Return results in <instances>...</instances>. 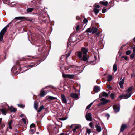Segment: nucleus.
Segmentation results:
<instances>
[{
  "mask_svg": "<svg viewBox=\"0 0 135 135\" xmlns=\"http://www.w3.org/2000/svg\"><path fill=\"white\" fill-rule=\"evenodd\" d=\"M17 105L18 107H20L21 108H23L25 107L24 105L21 104H18Z\"/></svg>",
  "mask_w": 135,
  "mask_h": 135,
  "instance_id": "nucleus-40",
  "label": "nucleus"
},
{
  "mask_svg": "<svg viewBox=\"0 0 135 135\" xmlns=\"http://www.w3.org/2000/svg\"><path fill=\"white\" fill-rule=\"evenodd\" d=\"M6 30H3V29L0 32V35H1V34H3V35H4V33H5L6 32Z\"/></svg>",
  "mask_w": 135,
  "mask_h": 135,
  "instance_id": "nucleus-37",
  "label": "nucleus"
},
{
  "mask_svg": "<svg viewBox=\"0 0 135 135\" xmlns=\"http://www.w3.org/2000/svg\"><path fill=\"white\" fill-rule=\"evenodd\" d=\"M80 133L79 132H76L75 133L73 134V135H79Z\"/></svg>",
  "mask_w": 135,
  "mask_h": 135,
  "instance_id": "nucleus-55",
  "label": "nucleus"
},
{
  "mask_svg": "<svg viewBox=\"0 0 135 135\" xmlns=\"http://www.w3.org/2000/svg\"><path fill=\"white\" fill-rule=\"evenodd\" d=\"M113 70L115 72L117 70V64H115L113 67Z\"/></svg>",
  "mask_w": 135,
  "mask_h": 135,
  "instance_id": "nucleus-26",
  "label": "nucleus"
},
{
  "mask_svg": "<svg viewBox=\"0 0 135 135\" xmlns=\"http://www.w3.org/2000/svg\"><path fill=\"white\" fill-rule=\"evenodd\" d=\"M100 100L102 102L97 104V106L98 107L105 105L110 102L109 100H106L104 98H101Z\"/></svg>",
  "mask_w": 135,
  "mask_h": 135,
  "instance_id": "nucleus-5",
  "label": "nucleus"
},
{
  "mask_svg": "<svg viewBox=\"0 0 135 135\" xmlns=\"http://www.w3.org/2000/svg\"><path fill=\"white\" fill-rule=\"evenodd\" d=\"M106 12V9L105 8H103L102 10V12L103 13H104Z\"/></svg>",
  "mask_w": 135,
  "mask_h": 135,
  "instance_id": "nucleus-49",
  "label": "nucleus"
},
{
  "mask_svg": "<svg viewBox=\"0 0 135 135\" xmlns=\"http://www.w3.org/2000/svg\"><path fill=\"white\" fill-rule=\"evenodd\" d=\"M3 34L1 35L0 34V41H2L3 39Z\"/></svg>",
  "mask_w": 135,
  "mask_h": 135,
  "instance_id": "nucleus-44",
  "label": "nucleus"
},
{
  "mask_svg": "<svg viewBox=\"0 0 135 135\" xmlns=\"http://www.w3.org/2000/svg\"><path fill=\"white\" fill-rule=\"evenodd\" d=\"M93 30V29L91 28H89L87 29V30H86V32H89L91 33V32H92V31Z\"/></svg>",
  "mask_w": 135,
  "mask_h": 135,
  "instance_id": "nucleus-27",
  "label": "nucleus"
},
{
  "mask_svg": "<svg viewBox=\"0 0 135 135\" xmlns=\"http://www.w3.org/2000/svg\"><path fill=\"white\" fill-rule=\"evenodd\" d=\"M100 90V88L98 86H95L93 89V90L96 93H97Z\"/></svg>",
  "mask_w": 135,
  "mask_h": 135,
  "instance_id": "nucleus-16",
  "label": "nucleus"
},
{
  "mask_svg": "<svg viewBox=\"0 0 135 135\" xmlns=\"http://www.w3.org/2000/svg\"><path fill=\"white\" fill-rule=\"evenodd\" d=\"M89 126H90V127L91 128H93V123H92L91 122L90 123H89Z\"/></svg>",
  "mask_w": 135,
  "mask_h": 135,
  "instance_id": "nucleus-51",
  "label": "nucleus"
},
{
  "mask_svg": "<svg viewBox=\"0 0 135 135\" xmlns=\"http://www.w3.org/2000/svg\"><path fill=\"white\" fill-rule=\"evenodd\" d=\"M68 74H66L64 73H63L62 74V76L64 78H68Z\"/></svg>",
  "mask_w": 135,
  "mask_h": 135,
  "instance_id": "nucleus-46",
  "label": "nucleus"
},
{
  "mask_svg": "<svg viewBox=\"0 0 135 135\" xmlns=\"http://www.w3.org/2000/svg\"><path fill=\"white\" fill-rule=\"evenodd\" d=\"M25 19L28 21L31 22H32L34 20L33 19H31L30 18L28 17H15L14 19L11 21V23L15 22V20H22Z\"/></svg>",
  "mask_w": 135,
  "mask_h": 135,
  "instance_id": "nucleus-1",
  "label": "nucleus"
},
{
  "mask_svg": "<svg viewBox=\"0 0 135 135\" xmlns=\"http://www.w3.org/2000/svg\"><path fill=\"white\" fill-rule=\"evenodd\" d=\"M96 82L98 84H100V83L101 82L100 80H97L96 81Z\"/></svg>",
  "mask_w": 135,
  "mask_h": 135,
  "instance_id": "nucleus-60",
  "label": "nucleus"
},
{
  "mask_svg": "<svg viewBox=\"0 0 135 135\" xmlns=\"http://www.w3.org/2000/svg\"><path fill=\"white\" fill-rule=\"evenodd\" d=\"M10 110L11 112H16L17 109L13 107V106H11L10 107H8V108L7 109V110Z\"/></svg>",
  "mask_w": 135,
  "mask_h": 135,
  "instance_id": "nucleus-10",
  "label": "nucleus"
},
{
  "mask_svg": "<svg viewBox=\"0 0 135 135\" xmlns=\"http://www.w3.org/2000/svg\"><path fill=\"white\" fill-rule=\"evenodd\" d=\"M114 2L113 0L111 1H110L109 2L110 6V7H112L113 6V5H112V4Z\"/></svg>",
  "mask_w": 135,
  "mask_h": 135,
  "instance_id": "nucleus-48",
  "label": "nucleus"
},
{
  "mask_svg": "<svg viewBox=\"0 0 135 135\" xmlns=\"http://www.w3.org/2000/svg\"><path fill=\"white\" fill-rule=\"evenodd\" d=\"M22 121L24 122V123L26 124V120L24 118H22Z\"/></svg>",
  "mask_w": 135,
  "mask_h": 135,
  "instance_id": "nucleus-53",
  "label": "nucleus"
},
{
  "mask_svg": "<svg viewBox=\"0 0 135 135\" xmlns=\"http://www.w3.org/2000/svg\"><path fill=\"white\" fill-rule=\"evenodd\" d=\"M34 8H28L26 10L27 13H31L34 10Z\"/></svg>",
  "mask_w": 135,
  "mask_h": 135,
  "instance_id": "nucleus-17",
  "label": "nucleus"
},
{
  "mask_svg": "<svg viewBox=\"0 0 135 135\" xmlns=\"http://www.w3.org/2000/svg\"><path fill=\"white\" fill-rule=\"evenodd\" d=\"M68 78L70 79H73L74 78V75L68 74Z\"/></svg>",
  "mask_w": 135,
  "mask_h": 135,
  "instance_id": "nucleus-35",
  "label": "nucleus"
},
{
  "mask_svg": "<svg viewBox=\"0 0 135 135\" xmlns=\"http://www.w3.org/2000/svg\"><path fill=\"white\" fill-rule=\"evenodd\" d=\"M80 28V26L79 25H77L76 26V30H78Z\"/></svg>",
  "mask_w": 135,
  "mask_h": 135,
  "instance_id": "nucleus-52",
  "label": "nucleus"
},
{
  "mask_svg": "<svg viewBox=\"0 0 135 135\" xmlns=\"http://www.w3.org/2000/svg\"><path fill=\"white\" fill-rule=\"evenodd\" d=\"M132 93L130 92L129 93V94H128L127 93L126 95H124V97L123 98L124 99H127L129 98L132 94Z\"/></svg>",
  "mask_w": 135,
  "mask_h": 135,
  "instance_id": "nucleus-19",
  "label": "nucleus"
},
{
  "mask_svg": "<svg viewBox=\"0 0 135 135\" xmlns=\"http://www.w3.org/2000/svg\"><path fill=\"white\" fill-rule=\"evenodd\" d=\"M124 94H122V95L118 97L117 100H120L122 99H123V98L124 97Z\"/></svg>",
  "mask_w": 135,
  "mask_h": 135,
  "instance_id": "nucleus-23",
  "label": "nucleus"
},
{
  "mask_svg": "<svg viewBox=\"0 0 135 135\" xmlns=\"http://www.w3.org/2000/svg\"><path fill=\"white\" fill-rule=\"evenodd\" d=\"M81 51L83 53V55H87L88 52V49L84 47H82L81 49Z\"/></svg>",
  "mask_w": 135,
  "mask_h": 135,
  "instance_id": "nucleus-7",
  "label": "nucleus"
},
{
  "mask_svg": "<svg viewBox=\"0 0 135 135\" xmlns=\"http://www.w3.org/2000/svg\"><path fill=\"white\" fill-rule=\"evenodd\" d=\"M121 58H124L126 60H127L128 59V57H125L124 56H122L121 57Z\"/></svg>",
  "mask_w": 135,
  "mask_h": 135,
  "instance_id": "nucleus-56",
  "label": "nucleus"
},
{
  "mask_svg": "<svg viewBox=\"0 0 135 135\" xmlns=\"http://www.w3.org/2000/svg\"><path fill=\"white\" fill-rule=\"evenodd\" d=\"M79 128V127L78 126H76V127H75L74 128V129H73V130H72V131L74 133H75V132L76 131V130L77 129H78Z\"/></svg>",
  "mask_w": 135,
  "mask_h": 135,
  "instance_id": "nucleus-36",
  "label": "nucleus"
},
{
  "mask_svg": "<svg viewBox=\"0 0 135 135\" xmlns=\"http://www.w3.org/2000/svg\"><path fill=\"white\" fill-rule=\"evenodd\" d=\"M38 103L37 101H35L34 102V107L35 109L37 110L38 107Z\"/></svg>",
  "mask_w": 135,
  "mask_h": 135,
  "instance_id": "nucleus-21",
  "label": "nucleus"
},
{
  "mask_svg": "<svg viewBox=\"0 0 135 135\" xmlns=\"http://www.w3.org/2000/svg\"><path fill=\"white\" fill-rule=\"evenodd\" d=\"M95 8H99V7H100L99 5H97L96 4H95Z\"/></svg>",
  "mask_w": 135,
  "mask_h": 135,
  "instance_id": "nucleus-58",
  "label": "nucleus"
},
{
  "mask_svg": "<svg viewBox=\"0 0 135 135\" xmlns=\"http://www.w3.org/2000/svg\"><path fill=\"white\" fill-rule=\"evenodd\" d=\"M82 53L81 51H79L77 54L78 56L79 57V59H81L82 57Z\"/></svg>",
  "mask_w": 135,
  "mask_h": 135,
  "instance_id": "nucleus-22",
  "label": "nucleus"
},
{
  "mask_svg": "<svg viewBox=\"0 0 135 135\" xmlns=\"http://www.w3.org/2000/svg\"><path fill=\"white\" fill-rule=\"evenodd\" d=\"M52 86L51 85H50L47 86L45 87L44 88L42 89H41L40 91V94L39 95V96L41 97H44L46 94V92L45 91L43 90V89H45L47 88H48L49 87L51 88Z\"/></svg>",
  "mask_w": 135,
  "mask_h": 135,
  "instance_id": "nucleus-4",
  "label": "nucleus"
},
{
  "mask_svg": "<svg viewBox=\"0 0 135 135\" xmlns=\"http://www.w3.org/2000/svg\"><path fill=\"white\" fill-rule=\"evenodd\" d=\"M114 97L115 95L114 93H111L110 95V97L111 99H114Z\"/></svg>",
  "mask_w": 135,
  "mask_h": 135,
  "instance_id": "nucleus-41",
  "label": "nucleus"
},
{
  "mask_svg": "<svg viewBox=\"0 0 135 135\" xmlns=\"http://www.w3.org/2000/svg\"><path fill=\"white\" fill-rule=\"evenodd\" d=\"M5 123L3 122L0 124V129H2L5 126Z\"/></svg>",
  "mask_w": 135,
  "mask_h": 135,
  "instance_id": "nucleus-24",
  "label": "nucleus"
},
{
  "mask_svg": "<svg viewBox=\"0 0 135 135\" xmlns=\"http://www.w3.org/2000/svg\"><path fill=\"white\" fill-rule=\"evenodd\" d=\"M105 116H106V117H107V119H108V118L109 117L110 115H109V114H108V113H107V114H106L105 115Z\"/></svg>",
  "mask_w": 135,
  "mask_h": 135,
  "instance_id": "nucleus-54",
  "label": "nucleus"
},
{
  "mask_svg": "<svg viewBox=\"0 0 135 135\" xmlns=\"http://www.w3.org/2000/svg\"><path fill=\"white\" fill-rule=\"evenodd\" d=\"M96 128V131L98 132H100L102 130L100 126L96 125L95 126Z\"/></svg>",
  "mask_w": 135,
  "mask_h": 135,
  "instance_id": "nucleus-20",
  "label": "nucleus"
},
{
  "mask_svg": "<svg viewBox=\"0 0 135 135\" xmlns=\"http://www.w3.org/2000/svg\"><path fill=\"white\" fill-rule=\"evenodd\" d=\"M107 88L108 89H111V88H112V87L110 85H107Z\"/></svg>",
  "mask_w": 135,
  "mask_h": 135,
  "instance_id": "nucleus-61",
  "label": "nucleus"
},
{
  "mask_svg": "<svg viewBox=\"0 0 135 135\" xmlns=\"http://www.w3.org/2000/svg\"><path fill=\"white\" fill-rule=\"evenodd\" d=\"M131 76L132 77H135V74L133 72L131 75Z\"/></svg>",
  "mask_w": 135,
  "mask_h": 135,
  "instance_id": "nucleus-63",
  "label": "nucleus"
},
{
  "mask_svg": "<svg viewBox=\"0 0 135 135\" xmlns=\"http://www.w3.org/2000/svg\"><path fill=\"white\" fill-rule=\"evenodd\" d=\"M46 99H49L50 100H55L57 98L50 96H47L46 97Z\"/></svg>",
  "mask_w": 135,
  "mask_h": 135,
  "instance_id": "nucleus-13",
  "label": "nucleus"
},
{
  "mask_svg": "<svg viewBox=\"0 0 135 135\" xmlns=\"http://www.w3.org/2000/svg\"><path fill=\"white\" fill-rule=\"evenodd\" d=\"M35 65H33L32 64H32H30V65H27L26 66H25L23 67V68H28V69L30 68H32V67H33ZM27 70H28V69L25 70V71H27Z\"/></svg>",
  "mask_w": 135,
  "mask_h": 135,
  "instance_id": "nucleus-14",
  "label": "nucleus"
},
{
  "mask_svg": "<svg viewBox=\"0 0 135 135\" xmlns=\"http://www.w3.org/2000/svg\"><path fill=\"white\" fill-rule=\"evenodd\" d=\"M44 107L43 105H42L39 108L38 110L37 111V112L38 113L40 112L41 111L42 109H44Z\"/></svg>",
  "mask_w": 135,
  "mask_h": 135,
  "instance_id": "nucleus-29",
  "label": "nucleus"
},
{
  "mask_svg": "<svg viewBox=\"0 0 135 135\" xmlns=\"http://www.w3.org/2000/svg\"><path fill=\"white\" fill-rule=\"evenodd\" d=\"M135 55V54L134 52H133L132 54H131L130 55V59H133Z\"/></svg>",
  "mask_w": 135,
  "mask_h": 135,
  "instance_id": "nucleus-38",
  "label": "nucleus"
},
{
  "mask_svg": "<svg viewBox=\"0 0 135 135\" xmlns=\"http://www.w3.org/2000/svg\"><path fill=\"white\" fill-rule=\"evenodd\" d=\"M88 21V20L87 19L85 18L83 20V22L84 24H86L87 23Z\"/></svg>",
  "mask_w": 135,
  "mask_h": 135,
  "instance_id": "nucleus-42",
  "label": "nucleus"
},
{
  "mask_svg": "<svg viewBox=\"0 0 135 135\" xmlns=\"http://www.w3.org/2000/svg\"><path fill=\"white\" fill-rule=\"evenodd\" d=\"M133 51L135 54V47L133 48Z\"/></svg>",
  "mask_w": 135,
  "mask_h": 135,
  "instance_id": "nucleus-64",
  "label": "nucleus"
},
{
  "mask_svg": "<svg viewBox=\"0 0 135 135\" xmlns=\"http://www.w3.org/2000/svg\"><path fill=\"white\" fill-rule=\"evenodd\" d=\"M70 96L72 98H78V96L76 93H72L71 94Z\"/></svg>",
  "mask_w": 135,
  "mask_h": 135,
  "instance_id": "nucleus-18",
  "label": "nucleus"
},
{
  "mask_svg": "<svg viewBox=\"0 0 135 135\" xmlns=\"http://www.w3.org/2000/svg\"><path fill=\"white\" fill-rule=\"evenodd\" d=\"M93 11L96 14L98 13L99 12V10L96 8H94Z\"/></svg>",
  "mask_w": 135,
  "mask_h": 135,
  "instance_id": "nucleus-33",
  "label": "nucleus"
},
{
  "mask_svg": "<svg viewBox=\"0 0 135 135\" xmlns=\"http://www.w3.org/2000/svg\"><path fill=\"white\" fill-rule=\"evenodd\" d=\"M59 119L61 120H64L66 119L64 118H60Z\"/></svg>",
  "mask_w": 135,
  "mask_h": 135,
  "instance_id": "nucleus-62",
  "label": "nucleus"
},
{
  "mask_svg": "<svg viewBox=\"0 0 135 135\" xmlns=\"http://www.w3.org/2000/svg\"><path fill=\"white\" fill-rule=\"evenodd\" d=\"M93 102L89 104L86 107V109H89L92 106L93 102Z\"/></svg>",
  "mask_w": 135,
  "mask_h": 135,
  "instance_id": "nucleus-34",
  "label": "nucleus"
},
{
  "mask_svg": "<svg viewBox=\"0 0 135 135\" xmlns=\"http://www.w3.org/2000/svg\"><path fill=\"white\" fill-rule=\"evenodd\" d=\"M112 79V75H110L108 76L107 78V81H110Z\"/></svg>",
  "mask_w": 135,
  "mask_h": 135,
  "instance_id": "nucleus-28",
  "label": "nucleus"
},
{
  "mask_svg": "<svg viewBox=\"0 0 135 135\" xmlns=\"http://www.w3.org/2000/svg\"><path fill=\"white\" fill-rule=\"evenodd\" d=\"M131 50H128L126 52H125V54L127 55H129L131 54Z\"/></svg>",
  "mask_w": 135,
  "mask_h": 135,
  "instance_id": "nucleus-39",
  "label": "nucleus"
},
{
  "mask_svg": "<svg viewBox=\"0 0 135 135\" xmlns=\"http://www.w3.org/2000/svg\"><path fill=\"white\" fill-rule=\"evenodd\" d=\"M90 56L87 55H83L81 60L83 61L86 62H88L90 64H92L94 62L93 61H88V59L89 58Z\"/></svg>",
  "mask_w": 135,
  "mask_h": 135,
  "instance_id": "nucleus-3",
  "label": "nucleus"
},
{
  "mask_svg": "<svg viewBox=\"0 0 135 135\" xmlns=\"http://www.w3.org/2000/svg\"><path fill=\"white\" fill-rule=\"evenodd\" d=\"M35 129H34V128L33 129L32 128H30V131H31L32 133L33 134L34 133Z\"/></svg>",
  "mask_w": 135,
  "mask_h": 135,
  "instance_id": "nucleus-50",
  "label": "nucleus"
},
{
  "mask_svg": "<svg viewBox=\"0 0 135 135\" xmlns=\"http://www.w3.org/2000/svg\"><path fill=\"white\" fill-rule=\"evenodd\" d=\"M87 120L91 121L92 118L91 116V114L90 113H89L86 114L85 116Z\"/></svg>",
  "mask_w": 135,
  "mask_h": 135,
  "instance_id": "nucleus-6",
  "label": "nucleus"
},
{
  "mask_svg": "<svg viewBox=\"0 0 135 135\" xmlns=\"http://www.w3.org/2000/svg\"><path fill=\"white\" fill-rule=\"evenodd\" d=\"M64 55H62V56L61 57H60V60H61V61H62V62L63 63L64 62V61H63L62 60V59L64 57Z\"/></svg>",
  "mask_w": 135,
  "mask_h": 135,
  "instance_id": "nucleus-59",
  "label": "nucleus"
},
{
  "mask_svg": "<svg viewBox=\"0 0 135 135\" xmlns=\"http://www.w3.org/2000/svg\"><path fill=\"white\" fill-rule=\"evenodd\" d=\"M86 132L88 134H89L91 132V130L90 129H87L86 130Z\"/></svg>",
  "mask_w": 135,
  "mask_h": 135,
  "instance_id": "nucleus-47",
  "label": "nucleus"
},
{
  "mask_svg": "<svg viewBox=\"0 0 135 135\" xmlns=\"http://www.w3.org/2000/svg\"><path fill=\"white\" fill-rule=\"evenodd\" d=\"M108 94L107 93L105 92H103L100 94L99 98H102L103 96L108 97Z\"/></svg>",
  "mask_w": 135,
  "mask_h": 135,
  "instance_id": "nucleus-8",
  "label": "nucleus"
},
{
  "mask_svg": "<svg viewBox=\"0 0 135 135\" xmlns=\"http://www.w3.org/2000/svg\"><path fill=\"white\" fill-rule=\"evenodd\" d=\"M70 54L71 52L69 51V52H68L67 54L66 55V58H67L69 57V56L70 55Z\"/></svg>",
  "mask_w": 135,
  "mask_h": 135,
  "instance_id": "nucleus-45",
  "label": "nucleus"
},
{
  "mask_svg": "<svg viewBox=\"0 0 135 135\" xmlns=\"http://www.w3.org/2000/svg\"><path fill=\"white\" fill-rule=\"evenodd\" d=\"M113 109L115 112H118L119 110V107L117 105H114L113 106Z\"/></svg>",
  "mask_w": 135,
  "mask_h": 135,
  "instance_id": "nucleus-12",
  "label": "nucleus"
},
{
  "mask_svg": "<svg viewBox=\"0 0 135 135\" xmlns=\"http://www.w3.org/2000/svg\"><path fill=\"white\" fill-rule=\"evenodd\" d=\"M127 126L126 124H122L121 126L120 132H123L125 129L127 128Z\"/></svg>",
  "mask_w": 135,
  "mask_h": 135,
  "instance_id": "nucleus-9",
  "label": "nucleus"
},
{
  "mask_svg": "<svg viewBox=\"0 0 135 135\" xmlns=\"http://www.w3.org/2000/svg\"><path fill=\"white\" fill-rule=\"evenodd\" d=\"M92 28L93 29L92 31L93 34L97 32L98 31V29L96 27H95L94 28L93 27Z\"/></svg>",
  "mask_w": 135,
  "mask_h": 135,
  "instance_id": "nucleus-25",
  "label": "nucleus"
},
{
  "mask_svg": "<svg viewBox=\"0 0 135 135\" xmlns=\"http://www.w3.org/2000/svg\"><path fill=\"white\" fill-rule=\"evenodd\" d=\"M8 125L9 126V128L10 129H11L12 128V127L11 126V125L12 124V120H11L9 121V122H8Z\"/></svg>",
  "mask_w": 135,
  "mask_h": 135,
  "instance_id": "nucleus-31",
  "label": "nucleus"
},
{
  "mask_svg": "<svg viewBox=\"0 0 135 135\" xmlns=\"http://www.w3.org/2000/svg\"><path fill=\"white\" fill-rule=\"evenodd\" d=\"M133 89V87H131L128 89L127 90H126V92H130Z\"/></svg>",
  "mask_w": 135,
  "mask_h": 135,
  "instance_id": "nucleus-30",
  "label": "nucleus"
},
{
  "mask_svg": "<svg viewBox=\"0 0 135 135\" xmlns=\"http://www.w3.org/2000/svg\"><path fill=\"white\" fill-rule=\"evenodd\" d=\"M99 3L102 5L105 6H107L108 3L107 1L105 0L100 1V2Z\"/></svg>",
  "mask_w": 135,
  "mask_h": 135,
  "instance_id": "nucleus-15",
  "label": "nucleus"
},
{
  "mask_svg": "<svg viewBox=\"0 0 135 135\" xmlns=\"http://www.w3.org/2000/svg\"><path fill=\"white\" fill-rule=\"evenodd\" d=\"M43 49L42 47H40L38 49V50L39 51H40V52H42V51Z\"/></svg>",
  "mask_w": 135,
  "mask_h": 135,
  "instance_id": "nucleus-57",
  "label": "nucleus"
},
{
  "mask_svg": "<svg viewBox=\"0 0 135 135\" xmlns=\"http://www.w3.org/2000/svg\"><path fill=\"white\" fill-rule=\"evenodd\" d=\"M25 59L23 58V59H20V60H17L16 61V65L15 66L16 67V69L15 70H17V69L20 70V71L19 72L21 71V67L20 66V64L22 63H23L22 62V61H25Z\"/></svg>",
  "mask_w": 135,
  "mask_h": 135,
  "instance_id": "nucleus-2",
  "label": "nucleus"
},
{
  "mask_svg": "<svg viewBox=\"0 0 135 135\" xmlns=\"http://www.w3.org/2000/svg\"><path fill=\"white\" fill-rule=\"evenodd\" d=\"M36 126L35 125L33 124L32 123L31 124L30 126V128H34V129H35Z\"/></svg>",
  "mask_w": 135,
  "mask_h": 135,
  "instance_id": "nucleus-32",
  "label": "nucleus"
},
{
  "mask_svg": "<svg viewBox=\"0 0 135 135\" xmlns=\"http://www.w3.org/2000/svg\"><path fill=\"white\" fill-rule=\"evenodd\" d=\"M124 79L123 78L119 83V84H123L124 82Z\"/></svg>",
  "mask_w": 135,
  "mask_h": 135,
  "instance_id": "nucleus-43",
  "label": "nucleus"
},
{
  "mask_svg": "<svg viewBox=\"0 0 135 135\" xmlns=\"http://www.w3.org/2000/svg\"><path fill=\"white\" fill-rule=\"evenodd\" d=\"M61 97L62 102L64 103H66L67 102V101L64 95L63 94H62Z\"/></svg>",
  "mask_w": 135,
  "mask_h": 135,
  "instance_id": "nucleus-11",
  "label": "nucleus"
}]
</instances>
